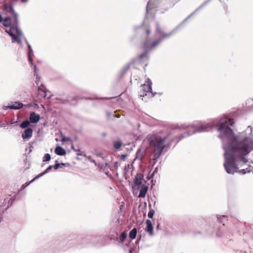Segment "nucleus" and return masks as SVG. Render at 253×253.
Wrapping results in <instances>:
<instances>
[{
  "instance_id": "nucleus-17",
  "label": "nucleus",
  "mask_w": 253,
  "mask_h": 253,
  "mask_svg": "<svg viewBox=\"0 0 253 253\" xmlns=\"http://www.w3.org/2000/svg\"><path fill=\"white\" fill-rule=\"evenodd\" d=\"M137 234V229L135 228H133L129 233V237L131 239H134L136 238Z\"/></svg>"
},
{
  "instance_id": "nucleus-37",
  "label": "nucleus",
  "mask_w": 253,
  "mask_h": 253,
  "mask_svg": "<svg viewBox=\"0 0 253 253\" xmlns=\"http://www.w3.org/2000/svg\"><path fill=\"white\" fill-rule=\"evenodd\" d=\"M129 253H133L132 249L129 250Z\"/></svg>"
},
{
  "instance_id": "nucleus-41",
  "label": "nucleus",
  "mask_w": 253,
  "mask_h": 253,
  "mask_svg": "<svg viewBox=\"0 0 253 253\" xmlns=\"http://www.w3.org/2000/svg\"><path fill=\"white\" fill-rule=\"evenodd\" d=\"M63 166H60V168H63Z\"/></svg>"
},
{
  "instance_id": "nucleus-16",
  "label": "nucleus",
  "mask_w": 253,
  "mask_h": 253,
  "mask_svg": "<svg viewBox=\"0 0 253 253\" xmlns=\"http://www.w3.org/2000/svg\"><path fill=\"white\" fill-rule=\"evenodd\" d=\"M12 18L13 19V18L12 17L8 16L4 19H2V22L3 25L5 27L10 26L11 25V20Z\"/></svg>"
},
{
  "instance_id": "nucleus-28",
  "label": "nucleus",
  "mask_w": 253,
  "mask_h": 253,
  "mask_svg": "<svg viewBox=\"0 0 253 253\" xmlns=\"http://www.w3.org/2000/svg\"><path fill=\"white\" fill-rule=\"evenodd\" d=\"M155 211L153 210H150L149 212L148 213V216L149 218H152L154 214Z\"/></svg>"
},
{
  "instance_id": "nucleus-2",
  "label": "nucleus",
  "mask_w": 253,
  "mask_h": 253,
  "mask_svg": "<svg viewBox=\"0 0 253 253\" xmlns=\"http://www.w3.org/2000/svg\"><path fill=\"white\" fill-rule=\"evenodd\" d=\"M174 139L171 133L163 135L156 133L148 135L146 139L149 148L154 153L153 160H157L162 155L164 150L169 147Z\"/></svg>"
},
{
  "instance_id": "nucleus-38",
  "label": "nucleus",
  "mask_w": 253,
  "mask_h": 253,
  "mask_svg": "<svg viewBox=\"0 0 253 253\" xmlns=\"http://www.w3.org/2000/svg\"><path fill=\"white\" fill-rule=\"evenodd\" d=\"M22 2H26L28 0H21Z\"/></svg>"
},
{
  "instance_id": "nucleus-13",
  "label": "nucleus",
  "mask_w": 253,
  "mask_h": 253,
  "mask_svg": "<svg viewBox=\"0 0 253 253\" xmlns=\"http://www.w3.org/2000/svg\"><path fill=\"white\" fill-rule=\"evenodd\" d=\"M143 178V176L141 173H137L134 179V183L136 185H140L142 183V180Z\"/></svg>"
},
{
  "instance_id": "nucleus-30",
  "label": "nucleus",
  "mask_w": 253,
  "mask_h": 253,
  "mask_svg": "<svg viewBox=\"0 0 253 253\" xmlns=\"http://www.w3.org/2000/svg\"><path fill=\"white\" fill-rule=\"evenodd\" d=\"M144 32H145V33L147 35V36H148L149 35V34H150V28H148V27H147V28H145Z\"/></svg>"
},
{
  "instance_id": "nucleus-3",
  "label": "nucleus",
  "mask_w": 253,
  "mask_h": 253,
  "mask_svg": "<svg viewBox=\"0 0 253 253\" xmlns=\"http://www.w3.org/2000/svg\"><path fill=\"white\" fill-rule=\"evenodd\" d=\"M152 83L150 79L148 78L145 83L141 86V89L143 92H140V96L144 97L147 95L151 96H153L152 92Z\"/></svg>"
},
{
  "instance_id": "nucleus-27",
  "label": "nucleus",
  "mask_w": 253,
  "mask_h": 253,
  "mask_svg": "<svg viewBox=\"0 0 253 253\" xmlns=\"http://www.w3.org/2000/svg\"><path fill=\"white\" fill-rule=\"evenodd\" d=\"M61 141L62 142L72 141V140H71V138H70V137L62 136Z\"/></svg>"
},
{
  "instance_id": "nucleus-26",
  "label": "nucleus",
  "mask_w": 253,
  "mask_h": 253,
  "mask_svg": "<svg viewBox=\"0 0 253 253\" xmlns=\"http://www.w3.org/2000/svg\"><path fill=\"white\" fill-rule=\"evenodd\" d=\"M138 58L139 59H142L143 58H147V52L143 53L139 55Z\"/></svg>"
},
{
  "instance_id": "nucleus-4",
  "label": "nucleus",
  "mask_w": 253,
  "mask_h": 253,
  "mask_svg": "<svg viewBox=\"0 0 253 253\" xmlns=\"http://www.w3.org/2000/svg\"><path fill=\"white\" fill-rule=\"evenodd\" d=\"M4 11L13 18L14 22L17 24L18 22V15L14 11L13 4L11 3H7L3 5Z\"/></svg>"
},
{
  "instance_id": "nucleus-23",
  "label": "nucleus",
  "mask_w": 253,
  "mask_h": 253,
  "mask_svg": "<svg viewBox=\"0 0 253 253\" xmlns=\"http://www.w3.org/2000/svg\"><path fill=\"white\" fill-rule=\"evenodd\" d=\"M50 159V155L49 154H45L43 158V162L49 161Z\"/></svg>"
},
{
  "instance_id": "nucleus-21",
  "label": "nucleus",
  "mask_w": 253,
  "mask_h": 253,
  "mask_svg": "<svg viewBox=\"0 0 253 253\" xmlns=\"http://www.w3.org/2000/svg\"><path fill=\"white\" fill-rule=\"evenodd\" d=\"M218 219H219V222L220 223H223V225H225V221L227 220V217L224 216V215L220 216V217L218 218Z\"/></svg>"
},
{
  "instance_id": "nucleus-22",
  "label": "nucleus",
  "mask_w": 253,
  "mask_h": 253,
  "mask_svg": "<svg viewBox=\"0 0 253 253\" xmlns=\"http://www.w3.org/2000/svg\"><path fill=\"white\" fill-rule=\"evenodd\" d=\"M122 144L121 141H116L114 143V146L116 149H119L122 146Z\"/></svg>"
},
{
  "instance_id": "nucleus-33",
  "label": "nucleus",
  "mask_w": 253,
  "mask_h": 253,
  "mask_svg": "<svg viewBox=\"0 0 253 253\" xmlns=\"http://www.w3.org/2000/svg\"><path fill=\"white\" fill-rule=\"evenodd\" d=\"M87 159L88 160L90 161V162H93V163H95V161L94 160H92V158L91 156H88L87 157Z\"/></svg>"
},
{
  "instance_id": "nucleus-25",
  "label": "nucleus",
  "mask_w": 253,
  "mask_h": 253,
  "mask_svg": "<svg viewBox=\"0 0 253 253\" xmlns=\"http://www.w3.org/2000/svg\"><path fill=\"white\" fill-rule=\"evenodd\" d=\"M72 149H73L75 151L77 152V155L79 156L83 155V152L80 149H76L74 148V145H72Z\"/></svg>"
},
{
  "instance_id": "nucleus-7",
  "label": "nucleus",
  "mask_w": 253,
  "mask_h": 253,
  "mask_svg": "<svg viewBox=\"0 0 253 253\" xmlns=\"http://www.w3.org/2000/svg\"><path fill=\"white\" fill-rule=\"evenodd\" d=\"M156 32L160 35V38L159 39H161V41H162L165 39L169 38L172 34V32L169 33H165V32L162 31V30L159 26H158L156 28Z\"/></svg>"
},
{
  "instance_id": "nucleus-14",
  "label": "nucleus",
  "mask_w": 253,
  "mask_h": 253,
  "mask_svg": "<svg viewBox=\"0 0 253 253\" xmlns=\"http://www.w3.org/2000/svg\"><path fill=\"white\" fill-rule=\"evenodd\" d=\"M148 187L146 185H143L140 189L138 197L144 198L148 191Z\"/></svg>"
},
{
  "instance_id": "nucleus-12",
  "label": "nucleus",
  "mask_w": 253,
  "mask_h": 253,
  "mask_svg": "<svg viewBox=\"0 0 253 253\" xmlns=\"http://www.w3.org/2000/svg\"><path fill=\"white\" fill-rule=\"evenodd\" d=\"M23 106V104L18 101L14 102L12 103L10 106H8V108L11 109H19L22 108Z\"/></svg>"
},
{
  "instance_id": "nucleus-36",
  "label": "nucleus",
  "mask_w": 253,
  "mask_h": 253,
  "mask_svg": "<svg viewBox=\"0 0 253 253\" xmlns=\"http://www.w3.org/2000/svg\"><path fill=\"white\" fill-rule=\"evenodd\" d=\"M159 226H160V224H158L157 225V227H156L157 229H159Z\"/></svg>"
},
{
  "instance_id": "nucleus-35",
  "label": "nucleus",
  "mask_w": 253,
  "mask_h": 253,
  "mask_svg": "<svg viewBox=\"0 0 253 253\" xmlns=\"http://www.w3.org/2000/svg\"><path fill=\"white\" fill-rule=\"evenodd\" d=\"M29 60L32 63V59L30 56L29 57Z\"/></svg>"
},
{
  "instance_id": "nucleus-10",
  "label": "nucleus",
  "mask_w": 253,
  "mask_h": 253,
  "mask_svg": "<svg viewBox=\"0 0 253 253\" xmlns=\"http://www.w3.org/2000/svg\"><path fill=\"white\" fill-rule=\"evenodd\" d=\"M211 125L210 124L202 125L200 127H197L196 128L194 127L193 129L195 130L194 133L195 132H202L205 131H208Z\"/></svg>"
},
{
  "instance_id": "nucleus-32",
  "label": "nucleus",
  "mask_w": 253,
  "mask_h": 253,
  "mask_svg": "<svg viewBox=\"0 0 253 253\" xmlns=\"http://www.w3.org/2000/svg\"><path fill=\"white\" fill-rule=\"evenodd\" d=\"M126 155H122L121 157V160L123 161H125L126 159Z\"/></svg>"
},
{
  "instance_id": "nucleus-31",
  "label": "nucleus",
  "mask_w": 253,
  "mask_h": 253,
  "mask_svg": "<svg viewBox=\"0 0 253 253\" xmlns=\"http://www.w3.org/2000/svg\"><path fill=\"white\" fill-rule=\"evenodd\" d=\"M151 4V1H149L148 2V4H147V10H148V8H150V5Z\"/></svg>"
},
{
  "instance_id": "nucleus-9",
  "label": "nucleus",
  "mask_w": 253,
  "mask_h": 253,
  "mask_svg": "<svg viewBox=\"0 0 253 253\" xmlns=\"http://www.w3.org/2000/svg\"><path fill=\"white\" fill-rule=\"evenodd\" d=\"M33 130L31 128H28L25 130L22 134V137L23 139H30L32 137Z\"/></svg>"
},
{
  "instance_id": "nucleus-29",
  "label": "nucleus",
  "mask_w": 253,
  "mask_h": 253,
  "mask_svg": "<svg viewBox=\"0 0 253 253\" xmlns=\"http://www.w3.org/2000/svg\"><path fill=\"white\" fill-rule=\"evenodd\" d=\"M14 30V27L12 26V27H10L9 30H8L7 29L6 30V32H7L10 36V34L14 33L13 31Z\"/></svg>"
},
{
  "instance_id": "nucleus-1",
  "label": "nucleus",
  "mask_w": 253,
  "mask_h": 253,
  "mask_svg": "<svg viewBox=\"0 0 253 253\" xmlns=\"http://www.w3.org/2000/svg\"><path fill=\"white\" fill-rule=\"evenodd\" d=\"M233 123L232 119H223L216 126L217 130L223 132V134L229 139L228 145L224 147L225 160L224 167L229 174L237 172L245 174L250 172L247 168L238 169L248 162L245 157L253 149V141L248 137H245L242 141H237L233 136L232 129L229 126Z\"/></svg>"
},
{
  "instance_id": "nucleus-39",
  "label": "nucleus",
  "mask_w": 253,
  "mask_h": 253,
  "mask_svg": "<svg viewBox=\"0 0 253 253\" xmlns=\"http://www.w3.org/2000/svg\"><path fill=\"white\" fill-rule=\"evenodd\" d=\"M34 68H35V72H36V70H37V67H36V66L35 65L34 66Z\"/></svg>"
},
{
  "instance_id": "nucleus-20",
  "label": "nucleus",
  "mask_w": 253,
  "mask_h": 253,
  "mask_svg": "<svg viewBox=\"0 0 253 253\" xmlns=\"http://www.w3.org/2000/svg\"><path fill=\"white\" fill-rule=\"evenodd\" d=\"M126 235H127V234L126 232H123L121 234V235L120 237V240L121 242H123L126 240Z\"/></svg>"
},
{
  "instance_id": "nucleus-15",
  "label": "nucleus",
  "mask_w": 253,
  "mask_h": 253,
  "mask_svg": "<svg viewBox=\"0 0 253 253\" xmlns=\"http://www.w3.org/2000/svg\"><path fill=\"white\" fill-rule=\"evenodd\" d=\"M55 153L59 156H63L66 154L65 150L61 146H57L55 148Z\"/></svg>"
},
{
  "instance_id": "nucleus-42",
  "label": "nucleus",
  "mask_w": 253,
  "mask_h": 253,
  "mask_svg": "<svg viewBox=\"0 0 253 253\" xmlns=\"http://www.w3.org/2000/svg\"><path fill=\"white\" fill-rule=\"evenodd\" d=\"M149 207H151V205H149Z\"/></svg>"
},
{
  "instance_id": "nucleus-19",
  "label": "nucleus",
  "mask_w": 253,
  "mask_h": 253,
  "mask_svg": "<svg viewBox=\"0 0 253 253\" xmlns=\"http://www.w3.org/2000/svg\"><path fill=\"white\" fill-rule=\"evenodd\" d=\"M30 123L31 122L30 121H25L21 124L20 126L22 128H26L29 126L30 124Z\"/></svg>"
},
{
  "instance_id": "nucleus-24",
  "label": "nucleus",
  "mask_w": 253,
  "mask_h": 253,
  "mask_svg": "<svg viewBox=\"0 0 253 253\" xmlns=\"http://www.w3.org/2000/svg\"><path fill=\"white\" fill-rule=\"evenodd\" d=\"M60 166H65V164L64 163H58V162L56 161V164L54 166H51L52 167V168H53L55 169H58V168H60ZM52 168H51L52 169Z\"/></svg>"
},
{
  "instance_id": "nucleus-40",
  "label": "nucleus",
  "mask_w": 253,
  "mask_h": 253,
  "mask_svg": "<svg viewBox=\"0 0 253 253\" xmlns=\"http://www.w3.org/2000/svg\"><path fill=\"white\" fill-rule=\"evenodd\" d=\"M116 117L117 118H119L120 117V115L118 114V115L116 116Z\"/></svg>"
},
{
  "instance_id": "nucleus-6",
  "label": "nucleus",
  "mask_w": 253,
  "mask_h": 253,
  "mask_svg": "<svg viewBox=\"0 0 253 253\" xmlns=\"http://www.w3.org/2000/svg\"><path fill=\"white\" fill-rule=\"evenodd\" d=\"M52 166H49L47 169H46L45 170L44 172L40 174L39 175H37V176L35 177L32 180H31L30 182H26L25 183V184H23L21 186V189H24V188H25L27 186H28V185H29L31 183H32L33 182H34V181H35L36 180L38 179L39 177H40L41 176H42L43 174H44L45 173H46L47 172H48L49 170H51V168H52Z\"/></svg>"
},
{
  "instance_id": "nucleus-5",
  "label": "nucleus",
  "mask_w": 253,
  "mask_h": 253,
  "mask_svg": "<svg viewBox=\"0 0 253 253\" xmlns=\"http://www.w3.org/2000/svg\"><path fill=\"white\" fill-rule=\"evenodd\" d=\"M161 39H157L150 42L148 39H146L143 44V48L147 50H151L158 46L161 42Z\"/></svg>"
},
{
  "instance_id": "nucleus-18",
  "label": "nucleus",
  "mask_w": 253,
  "mask_h": 253,
  "mask_svg": "<svg viewBox=\"0 0 253 253\" xmlns=\"http://www.w3.org/2000/svg\"><path fill=\"white\" fill-rule=\"evenodd\" d=\"M10 36L12 38V42H16L18 43L20 42L21 40L18 36L16 35L14 33L10 34Z\"/></svg>"
},
{
  "instance_id": "nucleus-34",
  "label": "nucleus",
  "mask_w": 253,
  "mask_h": 253,
  "mask_svg": "<svg viewBox=\"0 0 253 253\" xmlns=\"http://www.w3.org/2000/svg\"><path fill=\"white\" fill-rule=\"evenodd\" d=\"M2 16H1V15L0 14V22H2Z\"/></svg>"
},
{
  "instance_id": "nucleus-11",
  "label": "nucleus",
  "mask_w": 253,
  "mask_h": 253,
  "mask_svg": "<svg viewBox=\"0 0 253 253\" xmlns=\"http://www.w3.org/2000/svg\"><path fill=\"white\" fill-rule=\"evenodd\" d=\"M40 119V116L39 114H36L35 112H32L30 114L29 120L32 123H37Z\"/></svg>"
},
{
  "instance_id": "nucleus-8",
  "label": "nucleus",
  "mask_w": 253,
  "mask_h": 253,
  "mask_svg": "<svg viewBox=\"0 0 253 253\" xmlns=\"http://www.w3.org/2000/svg\"><path fill=\"white\" fill-rule=\"evenodd\" d=\"M146 227L145 231L148 233L150 236L154 235L153 226L151 221L150 219L146 220Z\"/></svg>"
}]
</instances>
